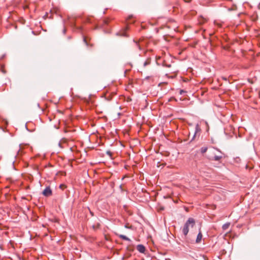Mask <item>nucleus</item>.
I'll return each mask as SVG.
<instances>
[{
    "label": "nucleus",
    "instance_id": "f257e3e1",
    "mask_svg": "<svg viewBox=\"0 0 260 260\" xmlns=\"http://www.w3.org/2000/svg\"><path fill=\"white\" fill-rule=\"evenodd\" d=\"M194 224L195 220L194 219L192 218H188L182 229V232L185 236L187 235L188 233L189 225H190L191 227H193Z\"/></svg>",
    "mask_w": 260,
    "mask_h": 260
},
{
    "label": "nucleus",
    "instance_id": "f03ea898",
    "mask_svg": "<svg viewBox=\"0 0 260 260\" xmlns=\"http://www.w3.org/2000/svg\"><path fill=\"white\" fill-rule=\"evenodd\" d=\"M218 150L215 148H211L208 152V157L209 159L214 160H218L221 156H217L216 153Z\"/></svg>",
    "mask_w": 260,
    "mask_h": 260
},
{
    "label": "nucleus",
    "instance_id": "7ed1b4c3",
    "mask_svg": "<svg viewBox=\"0 0 260 260\" xmlns=\"http://www.w3.org/2000/svg\"><path fill=\"white\" fill-rule=\"evenodd\" d=\"M52 190L49 186L46 187L42 192V194L45 197H49L52 195Z\"/></svg>",
    "mask_w": 260,
    "mask_h": 260
},
{
    "label": "nucleus",
    "instance_id": "20e7f679",
    "mask_svg": "<svg viewBox=\"0 0 260 260\" xmlns=\"http://www.w3.org/2000/svg\"><path fill=\"white\" fill-rule=\"evenodd\" d=\"M137 249L141 253H144L145 251V247L141 244H139L137 246Z\"/></svg>",
    "mask_w": 260,
    "mask_h": 260
},
{
    "label": "nucleus",
    "instance_id": "39448f33",
    "mask_svg": "<svg viewBox=\"0 0 260 260\" xmlns=\"http://www.w3.org/2000/svg\"><path fill=\"white\" fill-rule=\"evenodd\" d=\"M202 239V234L201 232H199L198 234L197 239H196V242L197 243H200L201 241V240Z\"/></svg>",
    "mask_w": 260,
    "mask_h": 260
},
{
    "label": "nucleus",
    "instance_id": "423d86ee",
    "mask_svg": "<svg viewBox=\"0 0 260 260\" xmlns=\"http://www.w3.org/2000/svg\"><path fill=\"white\" fill-rule=\"evenodd\" d=\"M119 237L124 240L128 241H131L128 238H127L126 236L123 235H119Z\"/></svg>",
    "mask_w": 260,
    "mask_h": 260
},
{
    "label": "nucleus",
    "instance_id": "0eeeda50",
    "mask_svg": "<svg viewBox=\"0 0 260 260\" xmlns=\"http://www.w3.org/2000/svg\"><path fill=\"white\" fill-rule=\"evenodd\" d=\"M200 131V128L198 124H197L195 127V134L194 137L197 135V134Z\"/></svg>",
    "mask_w": 260,
    "mask_h": 260
},
{
    "label": "nucleus",
    "instance_id": "6e6552de",
    "mask_svg": "<svg viewBox=\"0 0 260 260\" xmlns=\"http://www.w3.org/2000/svg\"><path fill=\"white\" fill-rule=\"evenodd\" d=\"M117 35H119V36H123V37H127V35H126V34L125 31V30L123 31L122 32H118L117 34Z\"/></svg>",
    "mask_w": 260,
    "mask_h": 260
},
{
    "label": "nucleus",
    "instance_id": "1a4fd4ad",
    "mask_svg": "<svg viewBox=\"0 0 260 260\" xmlns=\"http://www.w3.org/2000/svg\"><path fill=\"white\" fill-rule=\"evenodd\" d=\"M207 147H203L201 148V152L203 154L205 153L207 151Z\"/></svg>",
    "mask_w": 260,
    "mask_h": 260
},
{
    "label": "nucleus",
    "instance_id": "9d476101",
    "mask_svg": "<svg viewBox=\"0 0 260 260\" xmlns=\"http://www.w3.org/2000/svg\"><path fill=\"white\" fill-rule=\"evenodd\" d=\"M150 60L149 59H147L144 63L143 66L144 67H146L147 65L150 64Z\"/></svg>",
    "mask_w": 260,
    "mask_h": 260
},
{
    "label": "nucleus",
    "instance_id": "9b49d317",
    "mask_svg": "<svg viewBox=\"0 0 260 260\" xmlns=\"http://www.w3.org/2000/svg\"><path fill=\"white\" fill-rule=\"evenodd\" d=\"M206 21V19L203 17H201V19L199 20L200 23H204Z\"/></svg>",
    "mask_w": 260,
    "mask_h": 260
},
{
    "label": "nucleus",
    "instance_id": "f8f14e48",
    "mask_svg": "<svg viewBox=\"0 0 260 260\" xmlns=\"http://www.w3.org/2000/svg\"><path fill=\"white\" fill-rule=\"evenodd\" d=\"M234 160H235V161L237 163H239L241 160L239 157H236L235 158H234Z\"/></svg>",
    "mask_w": 260,
    "mask_h": 260
},
{
    "label": "nucleus",
    "instance_id": "ddd939ff",
    "mask_svg": "<svg viewBox=\"0 0 260 260\" xmlns=\"http://www.w3.org/2000/svg\"><path fill=\"white\" fill-rule=\"evenodd\" d=\"M222 228L224 230H226V229H228V224H224L223 225Z\"/></svg>",
    "mask_w": 260,
    "mask_h": 260
},
{
    "label": "nucleus",
    "instance_id": "4468645a",
    "mask_svg": "<svg viewBox=\"0 0 260 260\" xmlns=\"http://www.w3.org/2000/svg\"><path fill=\"white\" fill-rule=\"evenodd\" d=\"M184 92H185V91L184 90H180V94H183Z\"/></svg>",
    "mask_w": 260,
    "mask_h": 260
},
{
    "label": "nucleus",
    "instance_id": "2eb2a0df",
    "mask_svg": "<svg viewBox=\"0 0 260 260\" xmlns=\"http://www.w3.org/2000/svg\"><path fill=\"white\" fill-rule=\"evenodd\" d=\"M83 40H84V42L86 44V45H87L86 39L85 38H84Z\"/></svg>",
    "mask_w": 260,
    "mask_h": 260
},
{
    "label": "nucleus",
    "instance_id": "dca6fc26",
    "mask_svg": "<svg viewBox=\"0 0 260 260\" xmlns=\"http://www.w3.org/2000/svg\"><path fill=\"white\" fill-rule=\"evenodd\" d=\"M136 44H137V45L138 47H139V48L140 49H141L140 45H139V44H138L137 42H136Z\"/></svg>",
    "mask_w": 260,
    "mask_h": 260
},
{
    "label": "nucleus",
    "instance_id": "f3484780",
    "mask_svg": "<svg viewBox=\"0 0 260 260\" xmlns=\"http://www.w3.org/2000/svg\"><path fill=\"white\" fill-rule=\"evenodd\" d=\"M185 2L188 3L191 1V0H184Z\"/></svg>",
    "mask_w": 260,
    "mask_h": 260
},
{
    "label": "nucleus",
    "instance_id": "a211bd4d",
    "mask_svg": "<svg viewBox=\"0 0 260 260\" xmlns=\"http://www.w3.org/2000/svg\"><path fill=\"white\" fill-rule=\"evenodd\" d=\"M164 209V208H160V210H163Z\"/></svg>",
    "mask_w": 260,
    "mask_h": 260
},
{
    "label": "nucleus",
    "instance_id": "6ab92c4d",
    "mask_svg": "<svg viewBox=\"0 0 260 260\" xmlns=\"http://www.w3.org/2000/svg\"><path fill=\"white\" fill-rule=\"evenodd\" d=\"M226 235H227V233L225 234L224 237H225L226 236Z\"/></svg>",
    "mask_w": 260,
    "mask_h": 260
}]
</instances>
